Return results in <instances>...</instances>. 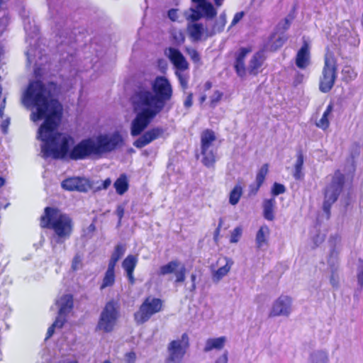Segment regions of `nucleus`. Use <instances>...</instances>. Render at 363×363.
Returning a JSON list of instances; mask_svg holds the SVG:
<instances>
[{"instance_id": "1", "label": "nucleus", "mask_w": 363, "mask_h": 363, "mask_svg": "<svg viewBox=\"0 0 363 363\" xmlns=\"http://www.w3.org/2000/svg\"><path fill=\"white\" fill-rule=\"evenodd\" d=\"M57 85L49 83L44 85L40 81L30 82L23 94V103L26 107H33L30 119L33 122L44 120L38 130L37 138L43 143L42 156L45 158H65L83 160L91 155H97L93 138L82 140L69 152V147L74 143L67 134L60 133L56 129L62 116V106L54 99Z\"/></svg>"}, {"instance_id": "2", "label": "nucleus", "mask_w": 363, "mask_h": 363, "mask_svg": "<svg viewBox=\"0 0 363 363\" xmlns=\"http://www.w3.org/2000/svg\"><path fill=\"white\" fill-rule=\"evenodd\" d=\"M173 90L169 81L157 77L148 86L141 84L134 91L130 102L136 114L131 123L130 133L139 135L151 121L164 109L172 99Z\"/></svg>"}, {"instance_id": "3", "label": "nucleus", "mask_w": 363, "mask_h": 363, "mask_svg": "<svg viewBox=\"0 0 363 363\" xmlns=\"http://www.w3.org/2000/svg\"><path fill=\"white\" fill-rule=\"evenodd\" d=\"M40 225L53 231L51 242L56 245L62 244L70 238L74 223L68 215L56 208L47 207L41 217Z\"/></svg>"}, {"instance_id": "4", "label": "nucleus", "mask_w": 363, "mask_h": 363, "mask_svg": "<svg viewBox=\"0 0 363 363\" xmlns=\"http://www.w3.org/2000/svg\"><path fill=\"white\" fill-rule=\"evenodd\" d=\"M92 138L97 155L111 152L123 145V137L118 131L99 134Z\"/></svg>"}, {"instance_id": "5", "label": "nucleus", "mask_w": 363, "mask_h": 363, "mask_svg": "<svg viewBox=\"0 0 363 363\" xmlns=\"http://www.w3.org/2000/svg\"><path fill=\"white\" fill-rule=\"evenodd\" d=\"M345 177L337 171L330 178V182L326 186L323 208L328 214H330L331 206L337 201L344 184Z\"/></svg>"}, {"instance_id": "6", "label": "nucleus", "mask_w": 363, "mask_h": 363, "mask_svg": "<svg viewBox=\"0 0 363 363\" xmlns=\"http://www.w3.org/2000/svg\"><path fill=\"white\" fill-rule=\"evenodd\" d=\"M120 316L116 304L113 301L108 302L103 308L96 330L103 333H111L117 325Z\"/></svg>"}, {"instance_id": "7", "label": "nucleus", "mask_w": 363, "mask_h": 363, "mask_svg": "<svg viewBox=\"0 0 363 363\" xmlns=\"http://www.w3.org/2000/svg\"><path fill=\"white\" fill-rule=\"evenodd\" d=\"M216 140L215 133L211 130L206 129L201 135L202 162L207 167H213L216 160V148L213 145Z\"/></svg>"}, {"instance_id": "8", "label": "nucleus", "mask_w": 363, "mask_h": 363, "mask_svg": "<svg viewBox=\"0 0 363 363\" xmlns=\"http://www.w3.org/2000/svg\"><path fill=\"white\" fill-rule=\"evenodd\" d=\"M189 347V337L186 333L171 341L167 347V355L164 363H181Z\"/></svg>"}, {"instance_id": "9", "label": "nucleus", "mask_w": 363, "mask_h": 363, "mask_svg": "<svg viewBox=\"0 0 363 363\" xmlns=\"http://www.w3.org/2000/svg\"><path fill=\"white\" fill-rule=\"evenodd\" d=\"M337 77L336 60L330 53L325 57V64L320 77L319 88L323 93L328 92L333 86Z\"/></svg>"}, {"instance_id": "10", "label": "nucleus", "mask_w": 363, "mask_h": 363, "mask_svg": "<svg viewBox=\"0 0 363 363\" xmlns=\"http://www.w3.org/2000/svg\"><path fill=\"white\" fill-rule=\"evenodd\" d=\"M162 301L160 298L151 296L146 298L134 314L135 323L140 325L148 321L154 314L162 311Z\"/></svg>"}, {"instance_id": "11", "label": "nucleus", "mask_w": 363, "mask_h": 363, "mask_svg": "<svg viewBox=\"0 0 363 363\" xmlns=\"http://www.w3.org/2000/svg\"><path fill=\"white\" fill-rule=\"evenodd\" d=\"M293 299L287 295H281L274 301L269 312V317H289L293 312Z\"/></svg>"}, {"instance_id": "12", "label": "nucleus", "mask_w": 363, "mask_h": 363, "mask_svg": "<svg viewBox=\"0 0 363 363\" xmlns=\"http://www.w3.org/2000/svg\"><path fill=\"white\" fill-rule=\"evenodd\" d=\"M186 33L194 42L206 40L210 37L208 27L200 22L187 23Z\"/></svg>"}, {"instance_id": "13", "label": "nucleus", "mask_w": 363, "mask_h": 363, "mask_svg": "<svg viewBox=\"0 0 363 363\" xmlns=\"http://www.w3.org/2000/svg\"><path fill=\"white\" fill-rule=\"evenodd\" d=\"M164 133V130L161 127H155L146 131L143 135L138 138L133 145L138 148H142L150 144L155 140L161 138Z\"/></svg>"}, {"instance_id": "14", "label": "nucleus", "mask_w": 363, "mask_h": 363, "mask_svg": "<svg viewBox=\"0 0 363 363\" xmlns=\"http://www.w3.org/2000/svg\"><path fill=\"white\" fill-rule=\"evenodd\" d=\"M62 187L68 191L86 192L91 188V185L86 179L72 177L64 180L62 182Z\"/></svg>"}, {"instance_id": "15", "label": "nucleus", "mask_w": 363, "mask_h": 363, "mask_svg": "<svg viewBox=\"0 0 363 363\" xmlns=\"http://www.w3.org/2000/svg\"><path fill=\"white\" fill-rule=\"evenodd\" d=\"M171 62L174 65L176 69L186 70L189 68V64L182 53L177 49L169 48L165 51Z\"/></svg>"}, {"instance_id": "16", "label": "nucleus", "mask_w": 363, "mask_h": 363, "mask_svg": "<svg viewBox=\"0 0 363 363\" xmlns=\"http://www.w3.org/2000/svg\"><path fill=\"white\" fill-rule=\"evenodd\" d=\"M58 308V316L57 318H65L72 311L74 303L72 296L64 294L59 297L55 302Z\"/></svg>"}, {"instance_id": "17", "label": "nucleus", "mask_w": 363, "mask_h": 363, "mask_svg": "<svg viewBox=\"0 0 363 363\" xmlns=\"http://www.w3.org/2000/svg\"><path fill=\"white\" fill-rule=\"evenodd\" d=\"M218 263L220 264L219 268L212 273V279L215 282H218L228 274L233 264V261L228 257H223L218 259Z\"/></svg>"}, {"instance_id": "18", "label": "nucleus", "mask_w": 363, "mask_h": 363, "mask_svg": "<svg viewBox=\"0 0 363 363\" xmlns=\"http://www.w3.org/2000/svg\"><path fill=\"white\" fill-rule=\"evenodd\" d=\"M311 64V55L309 47L307 43H304L298 51L296 57V65L302 69L307 68Z\"/></svg>"}, {"instance_id": "19", "label": "nucleus", "mask_w": 363, "mask_h": 363, "mask_svg": "<svg viewBox=\"0 0 363 363\" xmlns=\"http://www.w3.org/2000/svg\"><path fill=\"white\" fill-rule=\"evenodd\" d=\"M138 259L137 256L129 255L125 257V259L122 262V267L125 270L126 276L130 283L132 284L135 283L133 272L138 264Z\"/></svg>"}, {"instance_id": "20", "label": "nucleus", "mask_w": 363, "mask_h": 363, "mask_svg": "<svg viewBox=\"0 0 363 363\" xmlns=\"http://www.w3.org/2000/svg\"><path fill=\"white\" fill-rule=\"evenodd\" d=\"M227 340L225 336L208 338L205 342L203 352H209L212 350H222L225 347Z\"/></svg>"}, {"instance_id": "21", "label": "nucleus", "mask_w": 363, "mask_h": 363, "mask_svg": "<svg viewBox=\"0 0 363 363\" xmlns=\"http://www.w3.org/2000/svg\"><path fill=\"white\" fill-rule=\"evenodd\" d=\"M307 363H329V353L326 350L317 349L310 352Z\"/></svg>"}, {"instance_id": "22", "label": "nucleus", "mask_w": 363, "mask_h": 363, "mask_svg": "<svg viewBox=\"0 0 363 363\" xmlns=\"http://www.w3.org/2000/svg\"><path fill=\"white\" fill-rule=\"evenodd\" d=\"M250 52L247 48H241L237 55L235 68L237 74L241 77L245 75V59Z\"/></svg>"}, {"instance_id": "23", "label": "nucleus", "mask_w": 363, "mask_h": 363, "mask_svg": "<svg viewBox=\"0 0 363 363\" xmlns=\"http://www.w3.org/2000/svg\"><path fill=\"white\" fill-rule=\"evenodd\" d=\"M264 60V56L263 52H258L255 53L249 64L248 70L250 73L254 75L257 74L259 72Z\"/></svg>"}, {"instance_id": "24", "label": "nucleus", "mask_w": 363, "mask_h": 363, "mask_svg": "<svg viewBox=\"0 0 363 363\" xmlns=\"http://www.w3.org/2000/svg\"><path fill=\"white\" fill-rule=\"evenodd\" d=\"M227 22L226 13L223 12L218 18L216 19L211 28H208L210 37L213 36L216 33L222 32Z\"/></svg>"}, {"instance_id": "25", "label": "nucleus", "mask_w": 363, "mask_h": 363, "mask_svg": "<svg viewBox=\"0 0 363 363\" xmlns=\"http://www.w3.org/2000/svg\"><path fill=\"white\" fill-rule=\"evenodd\" d=\"M333 110V105L332 103H330V104L328 105V106H327L326 109L325 110V111L323 112L320 119L315 123V125L318 128H319L323 130L328 128V127L330 125V119L332 116Z\"/></svg>"}, {"instance_id": "26", "label": "nucleus", "mask_w": 363, "mask_h": 363, "mask_svg": "<svg viewBox=\"0 0 363 363\" xmlns=\"http://www.w3.org/2000/svg\"><path fill=\"white\" fill-rule=\"evenodd\" d=\"M183 15L188 23L199 22L203 17L202 13L200 11L198 5L195 7H191L185 10Z\"/></svg>"}, {"instance_id": "27", "label": "nucleus", "mask_w": 363, "mask_h": 363, "mask_svg": "<svg viewBox=\"0 0 363 363\" xmlns=\"http://www.w3.org/2000/svg\"><path fill=\"white\" fill-rule=\"evenodd\" d=\"M276 201L274 199H266L263 202L264 217L268 220H273L274 218V209Z\"/></svg>"}, {"instance_id": "28", "label": "nucleus", "mask_w": 363, "mask_h": 363, "mask_svg": "<svg viewBox=\"0 0 363 363\" xmlns=\"http://www.w3.org/2000/svg\"><path fill=\"white\" fill-rule=\"evenodd\" d=\"M116 191L119 195L124 194L128 189V182L125 174H121L113 184Z\"/></svg>"}, {"instance_id": "29", "label": "nucleus", "mask_w": 363, "mask_h": 363, "mask_svg": "<svg viewBox=\"0 0 363 363\" xmlns=\"http://www.w3.org/2000/svg\"><path fill=\"white\" fill-rule=\"evenodd\" d=\"M269 234V229L267 225L260 227L256 235V244L258 248H261L267 244Z\"/></svg>"}, {"instance_id": "30", "label": "nucleus", "mask_w": 363, "mask_h": 363, "mask_svg": "<svg viewBox=\"0 0 363 363\" xmlns=\"http://www.w3.org/2000/svg\"><path fill=\"white\" fill-rule=\"evenodd\" d=\"M198 6L200 11L202 13L203 16L207 19L213 18L217 13L213 6L209 2L198 4Z\"/></svg>"}, {"instance_id": "31", "label": "nucleus", "mask_w": 363, "mask_h": 363, "mask_svg": "<svg viewBox=\"0 0 363 363\" xmlns=\"http://www.w3.org/2000/svg\"><path fill=\"white\" fill-rule=\"evenodd\" d=\"M179 262L177 260L171 261L167 264L162 265L160 267L158 274L164 276L169 274L174 273L176 269L179 267Z\"/></svg>"}, {"instance_id": "32", "label": "nucleus", "mask_w": 363, "mask_h": 363, "mask_svg": "<svg viewBox=\"0 0 363 363\" xmlns=\"http://www.w3.org/2000/svg\"><path fill=\"white\" fill-rule=\"evenodd\" d=\"M269 167L267 164H263L259 169L256 176V187L255 191L259 190V187L263 184L265 177L268 173Z\"/></svg>"}, {"instance_id": "33", "label": "nucleus", "mask_w": 363, "mask_h": 363, "mask_svg": "<svg viewBox=\"0 0 363 363\" xmlns=\"http://www.w3.org/2000/svg\"><path fill=\"white\" fill-rule=\"evenodd\" d=\"M303 165V156L301 152H299L297 155V159H296V163L294 165L295 170H294V177L296 179H301L303 177V174L302 172Z\"/></svg>"}, {"instance_id": "34", "label": "nucleus", "mask_w": 363, "mask_h": 363, "mask_svg": "<svg viewBox=\"0 0 363 363\" xmlns=\"http://www.w3.org/2000/svg\"><path fill=\"white\" fill-rule=\"evenodd\" d=\"M242 189L240 185H236L230 193L229 203L235 206L236 205L242 196Z\"/></svg>"}, {"instance_id": "35", "label": "nucleus", "mask_w": 363, "mask_h": 363, "mask_svg": "<svg viewBox=\"0 0 363 363\" xmlns=\"http://www.w3.org/2000/svg\"><path fill=\"white\" fill-rule=\"evenodd\" d=\"M115 272L106 271L100 289L102 290L107 287L112 286L115 283Z\"/></svg>"}, {"instance_id": "36", "label": "nucleus", "mask_w": 363, "mask_h": 363, "mask_svg": "<svg viewBox=\"0 0 363 363\" xmlns=\"http://www.w3.org/2000/svg\"><path fill=\"white\" fill-rule=\"evenodd\" d=\"M342 74L343 76V79L346 82L354 80L357 76V73L354 69L347 65L343 67Z\"/></svg>"}, {"instance_id": "37", "label": "nucleus", "mask_w": 363, "mask_h": 363, "mask_svg": "<svg viewBox=\"0 0 363 363\" xmlns=\"http://www.w3.org/2000/svg\"><path fill=\"white\" fill-rule=\"evenodd\" d=\"M325 240V235L315 230L313 234L311 235V240L312 242V248H315L320 245Z\"/></svg>"}, {"instance_id": "38", "label": "nucleus", "mask_w": 363, "mask_h": 363, "mask_svg": "<svg viewBox=\"0 0 363 363\" xmlns=\"http://www.w3.org/2000/svg\"><path fill=\"white\" fill-rule=\"evenodd\" d=\"M286 40V38L284 35H277V34H274L272 35L271 38V47L272 49H277L283 45V44Z\"/></svg>"}, {"instance_id": "39", "label": "nucleus", "mask_w": 363, "mask_h": 363, "mask_svg": "<svg viewBox=\"0 0 363 363\" xmlns=\"http://www.w3.org/2000/svg\"><path fill=\"white\" fill-rule=\"evenodd\" d=\"M66 321V318H57L53 324L48 328L46 339L50 337L55 328H61Z\"/></svg>"}, {"instance_id": "40", "label": "nucleus", "mask_w": 363, "mask_h": 363, "mask_svg": "<svg viewBox=\"0 0 363 363\" xmlns=\"http://www.w3.org/2000/svg\"><path fill=\"white\" fill-rule=\"evenodd\" d=\"M223 93L218 90L213 91L212 95L210 96L209 106L215 108L223 97Z\"/></svg>"}, {"instance_id": "41", "label": "nucleus", "mask_w": 363, "mask_h": 363, "mask_svg": "<svg viewBox=\"0 0 363 363\" xmlns=\"http://www.w3.org/2000/svg\"><path fill=\"white\" fill-rule=\"evenodd\" d=\"M186 70H176V75L179 79V83L183 89H186L188 85L189 76L185 73Z\"/></svg>"}, {"instance_id": "42", "label": "nucleus", "mask_w": 363, "mask_h": 363, "mask_svg": "<svg viewBox=\"0 0 363 363\" xmlns=\"http://www.w3.org/2000/svg\"><path fill=\"white\" fill-rule=\"evenodd\" d=\"M242 234V228L240 226L236 227L230 233V243H237Z\"/></svg>"}, {"instance_id": "43", "label": "nucleus", "mask_w": 363, "mask_h": 363, "mask_svg": "<svg viewBox=\"0 0 363 363\" xmlns=\"http://www.w3.org/2000/svg\"><path fill=\"white\" fill-rule=\"evenodd\" d=\"M125 252V246L123 245H118L116 246L115 250L111 257L119 260Z\"/></svg>"}, {"instance_id": "44", "label": "nucleus", "mask_w": 363, "mask_h": 363, "mask_svg": "<svg viewBox=\"0 0 363 363\" xmlns=\"http://www.w3.org/2000/svg\"><path fill=\"white\" fill-rule=\"evenodd\" d=\"M172 36L174 41L178 44H181L184 42L185 36L182 30H172Z\"/></svg>"}, {"instance_id": "45", "label": "nucleus", "mask_w": 363, "mask_h": 363, "mask_svg": "<svg viewBox=\"0 0 363 363\" xmlns=\"http://www.w3.org/2000/svg\"><path fill=\"white\" fill-rule=\"evenodd\" d=\"M357 284L360 289L363 287V260L359 259L357 272Z\"/></svg>"}, {"instance_id": "46", "label": "nucleus", "mask_w": 363, "mask_h": 363, "mask_svg": "<svg viewBox=\"0 0 363 363\" xmlns=\"http://www.w3.org/2000/svg\"><path fill=\"white\" fill-rule=\"evenodd\" d=\"M176 277V282H183L185 280L186 268L184 265H182L178 269L174 272Z\"/></svg>"}, {"instance_id": "47", "label": "nucleus", "mask_w": 363, "mask_h": 363, "mask_svg": "<svg viewBox=\"0 0 363 363\" xmlns=\"http://www.w3.org/2000/svg\"><path fill=\"white\" fill-rule=\"evenodd\" d=\"M286 191V188L283 184L274 183L272 188V194L273 196H278L284 194Z\"/></svg>"}, {"instance_id": "48", "label": "nucleus", "mask_w": 363, "mask_h": 363, "mask_svg": "<svg viewBox=\"0 0 363 363\" xmlns=\"http://www.w3.org/2000/svg\"><path fill=\"white\" fill-rule=\"evenodd\" d=\"M167 16L172 21L179 22V13L178 9H169L167 12Z\"/></svg>"}, {"instance_id": "49", "label": "nucleus", "mask_w": 363, "mask_h": 363, "mask_svg": "<svg viewBox=\"0 0 363 363\" xmlns=\"http://www.w3.org/2000/svg\"><path fill=\"white\" fill-rule=\"evenodd\" d=\"M291 25V21L288 18L281 20L277 25V29L280 31H284L287 30Z\"/></svg>"}, {"instance_id": "50", "label": "nucleus", "mask_w": 363, "mask_h": 363, "mask_svg": "<svg viewBox=\"0 0 363 363\" xmlns=\"http://www.w3.org/2000/svg\"><path fill=\"white\" fill-rule=\"evenodd\" d=\"M245 15V13L244 11H240L236 13L230 23V28L238 24L242 20Z\"/></svg>"}, {"instance_id": "51", "label": "nucleus", "mask_w": 363, "mask_h": 363, "mask_svg": "<svg viewBox=\"0 0 363 363\" xmlns=\"http://www.w3.org/2000/svg\"><path fill=\"white\" fill-rule=\"evenodd\" d=\"M124 363H135L136 354L134 352H128L124 355Z\"/></svg>"}, {"instance_id": "52", "label": "nucleus", "mask_w": 363, "mask_h": 363, "mask_svg": "<svg viewBox=\"0 0 363 363\" xmlns=\"http://www.w3.org/2000/svg\"><path fill=\"white\" fill-rule=\"evenodd\" d=\"M186 52L194 62H199L200 60L198 52L194 48H186Z\"/></svg>"}, {"instance_id": "53", "label": "nucleus", "mask_w": 363, "mask_h": 363, "mask_svg": "<svg viewBox=\"0 0 363 363\" xmlns=\"http://www.w3.org/2000/svg\"><path fill=\"white\" fill-rule=\"evenodd\" d=\"M228 352L224 351L223 353L216 357L214 363H228Z\"/></svg>"}, {"instance_id": "54", "label": "nucleus", "mask_w": 363, "mask_h": 363, "mask_svg": "<svg viewBox=\"0 0 363 363\" xmlns=\"http://www.w3.org/2000/svg\"><path fill=\"white\" fill-rule=\"evenodd\" d=\"M81 262H82V259H81L79 255L74 256V257L72 259V268L74 270L79 269L81 266Z\"/></svg>"}, {"instance_id": "55", "label": "nucleus", "mask_w": 363, "mask_h": 363, "mask_svg": "<svg viewBox=\"0 0 363 363\" xmlns=\"http://www.w3.org/2000/svg\"><path fill=\"white\" fill-rule=\"evenodd\" d=\"M118 260H116V259L111 257L106 271L115 272V267H116V263L118 262Z\"/></svg>"}, {"instance_id": "56", "label": "nucleus", "mask_w": 363, "mask_h": 363, "mask_svg": "<svg viewBox=\"0 0 363 363\" xmlns=\"http://www.w3.org/2000/svg\"><path fill=\"white\" fill-rule=\"evenodd\" d=\"M193 104V95L192 94H189L186 96L184 105L186 108H190Z\"/></svg>"}, {"instance_id": "57", "label": "nucleus", "mask_w": 363, "mask_h": 363, "mask_svg": "<svg viewBox=\"0 0 363 363\" xmlns=\"http://www.w3.org/2000/svg\"><path fill=\"white\" fill-rule=\"evenodd\" d=\"M222 225H223V219L220 218L218 225L214 232V240L216 242H217V240L218 239V236H219L220 228H221Z\"/></svg>"}, {"instance_id": "58", "label": "nucleus", "mask_w": 363, "mask_h": 363, "mask_svg": "<svg viewBox=\"0 0 363 363\" xmlns=\"http://www.w3.org/2000/svg\"><path fill=\"white\" fill-rule=\"evenodd\" d=\"M124 211H125V209L122 205H119L117 206L116 213L118 216L119 220H121V218H123V216L124 215Z\"/></svg>"}, {"instance_id": "59", "label": "nucleus", "mask_w": 363, "mask_h": 363, "mask_svg": "<svg viewBox=\"0 0 363 363\" xmlns=\"http://www.w3.org/2000/svg\"><path fill=\"white\" fill-rule=\"evenodd\" d=\"M330 284L333 287H337L338 286V278L335 275L332 274L330 279Z\"/></svg>"}, {"instance_id": "60", "label": "nucleus", "mask_w": 363, "mask_h": 363, "mask_svg": "<svg viewBox=\"0 0 363 363\" xmlns=\"http://www.w3.org/2000/svg\"><path fill=\"white\" fill-rule=\"evenodd\" d=\"M305 77L303 74H298L295 78L294 83L297 85L298 84H301L304 80Z\"/></svg>"}, {"instance_id": "61", "label": "nucleus", "mask_w": 363, "mask_h": 363, "mask_svg": "<svg viewBox=\"0 0 363 363\" xmlns=\"http://www.w3.org/2000/svg\"><path fill=\"white\" fill-rule=\"evenodd\" d=\"M9 119H6L5 121H4L1 125V129L3 130V132L5 133H6V130H7V128L9 126Z\"/></svg>"}, {"instance_id": "62", "label": "nucleus", "mask_w": 363, "mask_h": 363, "mask_svg": "<svg viewBox=\"0 0 363 363\" xmlns=\"http://www.w3.org/2000/svg\"><path fill=\"white\" fill-rule=\"evenodd\" d=\"M111 184V180L108 178L103 182V189H106Z\"/></svg>"}, {"instance_id": "63", "label": "nucleus", "mask_w": 363, "mask_h": 363, "mask_svg": "<svg viewBox=\"0 0 363 363\" xmlns=\"http://www.w3.org/2000/svg\"><path fill=\"white\" fill-rule=\"evenodd\" d=\"M196 279V274H191V281H192V286H191V289L192 290H194L196 289V284H195Z\"/></svg>"}, {"instance_id": "64", "label": "nucleus", "mask_w": 363, "mask_h": 363, "mask_svg": "<svg viewBox=\"0 0 363 363\" xmlns=\"http://www.w3.org/2000/svg\"><path fill=\"white\" fill-rule=\"evenodd\" d=\"M212 86V84L210 82H206L203 85V89L204 91H208L211 89Z\"/></svg>"}]
</instances>
